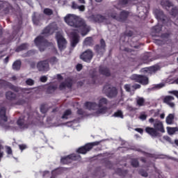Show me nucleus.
<instances>
[{
	"label": "nucleus",
	"mask_w": 178,
	"mask_h": 178,
	"mask_svg": "<svg viewBox=\"0 0 178 178\" xmlns=\"http://www.w3.org/2000/svg\"><path fill=\"white\" fill-rule=\"evenodd\" d=\"M108 104H109L108 99L101 97L98 101V104L96 102H86L84 105L86 109H88V111H96V109L99 108L97 111V113L105 115V113L108 112Z\"/></svg>",
	"instance_id": "obj_1"
},
{
	"label": "nucleus",
	"mask_w": 178,
	"mask_h": 178,
	"mask_svg": "<svg viewBox=\"0 0 178 178\" xmlns=\"http://www.w3.org/2000/svg\"><path fill=\"white\" fill-rule=\"evenodd\" d=\"M108 17L117 20V22H126L129 17V12L122 10L120 14L114 9L109 10L106 12Z\"/></svg>",
	"instance_id": "obj_2"
},
{
	"label": "nucleus",
	"mask_w": 178,
	"mask_h": 178,
	"mask_svg": "<svg viewBox=\"0 0 178 178\" xmlns=\"http://www.w3.org/2000/svg\"><path fill=\"white\" fill-rule=\"evenodd\" d=\"M74 27L76 29H81V34L83 37L87 35L91 30V27L87 25L86 20L83 18H79V17Z\"/></svg>",
	"instance_id": "obj_3"
},
{
	"label": "nucleus",
	"mask_w": 178,
	"mask_h": 178,
	"mask_svg": "<svg viewBox=\"0 0 178 178\" xmlns=\"http://www.w3.org/2000/svg\"><path fill=\"white\" fill-rule=\"evenodd\" d=\"M34 42H35V45L38 47L40 52H44L47 47L51 44V43L49 42L48 40L45 39V38L41 35L36 37L35 39L34 40Z\"/></svg>",
	"instance_id": "obj_4"
},
{
	"label": "nucleus",
	"mask_w": 178,
	"mask_h": 178,
	"mask_svg": "<svg viewBox=\"0 0 178 178\" xmlns=\"http://www.w3.org/2000/svg\"><path fill=\"white\" fill-rule=\"evenodd\" d=\"M94 51L97 54V56L102 58V56H104V54L106 52V42H105V40L101 39L99 44L95 45Z\"/></svg>",
	"instance_id": "obj_5"
},
{
	"label": "nucleus",
	"mask_w": 178,
	"mask_h": 178,
	"mask_svg": "<svg viewBox=\"0 0 178 178\" xmlns=\"http://www.w3.org/2000/svg\"><path fill=\"white\" fill-rule=\"evenodd\" d=\"M99 144H101V141H95L86 143L85 145L79 147L76 150V152H78V154H86L88 152L91 151L92 148H94V147H97V145H99Z\"/></svg>",
	"instance_id": "obj_6"
},
{
	"label": "nucleus",
	"mask_w": 178,
	"mask_h": 178,
	"mask_svg": "<svg viewBox=\"0 0 178 178\" xmlns=\"http://www.w3.org/2000/svg\"><path fill=\"white\" fill-rule=\"evenodd\" d=\"M89 19L94 23H104V24H111V21L101 14L92 15L89 17Z\"/></svg>",
	"instance_id": "obj_7"
},
{
	"label": "nucleus",
	"mask_w": 178,
	"mask_h": 178,
	"mask_svg": "<svg viewBox=\"0 0 178 178\" xmlns=\"http://www.w3.org/2000/svg\"><path fill=\"white\" fill-rule=\"evenodd\" d=\"M81 156H80V155L79 154H69L66 156L61 157L60 163H62V165H69V163H72L73 161H79V159H81Z\"/></svg>",
	"instance_id": "obj_8"
},
{
	"label": "nucleus",
	"mask_w": 178,
	"mask_h": 178,
	"mask_svg": "<svg viewBox=\"0 0 178 178\" xmlns=\"http://www.w3.org/2000/svg\"><path fill=\"white\" fill-rule=\"evenodd\" d=\"M6 90L8 88L9 90H12V91H15V92H19L20 91V88L12 84V83L5 81L3 79H0V90Z\"/></svg>",
	"instance_id": "obj_9"
},
{
	"label": "nucleus",
	"mask_w": 178,
	"mask_h": 178,
	"mask_svg": "<svg viewBox=\"0 0 178 178\" xmlns=\"http://www.w3.org/2000/svg\"><path fill=\"white\" fill-rule=\"evenodd\" d=\"M56 30H58V25L55 23H51L42 30V35H52Z\"/></svg>",
	"instance_id": "obj_10"
},
{
	"label": "nucleus",
	"mask_w": 178,
	"mask_h": 178,
	"mask_svg": "<svg viewBox=\"0 0 178 178\" xmlns=\"http://www.w3.org/2000/svg\"><path fill=\"white\" fill-rule=\"evenodd\" d=\"M131 79L136 81V83H140V84H143V86H147L148 84V77L144 75H139L137 74H134L131 76Z\"/></svg>",
	"instance_id": "obj_11"
},
{
	"label": "nucleus",
	"mask_w": 178,
	"mask_h": 178,
	"mask_svg": "<svg viewBox=\"0 0 178 178\" xmlns=\"http://www.w3.org/2000/svg\"><path fill=\"white\" fill-rule=\"evenodd\" d=\"M103 90L108 98H115L118 95V89L115 87H110L106 85Z\"/></svg>",
	"instance_id": "obj_12"
},
{
	"label": "nucleus",
	"mask_w": 178,
	"mask_h": 178,
	"mask_svg": "<svg viewBox=\"0 0 178 178\" xmlns=\"http://www.w3.org/2000/svg\"><path fill=\"white\" fill-rule=\"evenodd\" d=\"M37 69L38 72H48L49 70V61L48 60H43L38 62Z\"/></svg>",
	"instance_id": "obj_13"
},
{
	"label": "nucleus",
	"mask_w": 178,
	"mask_h": 178,
	"mask_svg": "<svg viewBox=\"0 0 178 178\" xmlns=\"http://www.w3.org/2000/svg\"><path fill=\"white\" fill-rule=\"evenodd\" d=\"M93 56L94 53L92 52V50L88 49L86 50L83 53H82V54L80 56V58L82 60H83V62H87L88 63H90Z\"/></svg>",
	"instance_id": "obj_14"
},
{
	"label": "nucleus",
	"mask_w": 178,
	"mask_h": 178,
	"mask_svg": "<svg viewBox=\"0 0 178 178\" xmlns=\"http://www.w3.org/2000/svg\"><path fill=\"white\" fill-rule=\"evenodd\" d=\"M78 17H77L75 15L68 14L65 17L64 20H65V23H67V24H68V26H71V27H74V25L76 24V23L77 22Z\"/></svg>",
	"instance_id": "obj_15"
},
{
	"label": "nucleus",
	"mask_w": 178,
	"mask_h": 178,
	"mask_svg": "<svg viewBox=\"0 0 178 178\" xmlns=\"http://www.w3.org/2000/svg\"><path fill=\"white\" fill-rule=\"evenodd\" d=\"M56 38L57 40L58 49L60 51H63V49L66 48V44H67L66 39H65V38H63V36L60 34H57Z\"/></svg>",
	"instance_id": "obj_16"
},
{
	"label": "nucleus",
	"mask_w": 178,
	"mask_h": 178,
	"mask_svg": "<svg viewBox=\"0 0 178 178\" xmlns=\"http://www.w3.org/2000/svg\"><path fill=\"white\" fill-rule=\"evenodd\" d=\"M145 132L149 134V136H151L152 138H158L162 136L161 133L153 127H147L145 128Z\"/></svg>",
	"instance_id": "obj_17"
},
{
	"label": "nucleus",
	"mask_w": 178,
	"mask_h": 178,
	"mask_svg": "<svg viewBox=\"0 0 178 178\" xmlns=\"http://www.w3.org/2000/svg\"><path fill=\"white\" fill-rule=\"evenodd\" d=\"M72 88L73 87V79L72 78H67L64 82H62L59 85V90L62 91L65 90V88Z\"/></svg>",
	"instance_id": "obj_18"
},
{
	"label": "nucleus",
	"mask_w": 178,
	"mask_h": 178,
	"mask_svg": "<svg viewBox=\"0 0 178 178\" xmlns=\"http://www.w3.org/2000/svg\"><path fill=\"white\" fill-rule=\"evenodd\" d=\"M80 41V37L79 36V33L77 32H72L71 33V39L70 44L72 48H75L77 45V43Z\"/></svg>",
	"instance_id": "obj_19"
},
{
	"label": "nucleus",
	"mask_w": 178,
	"mask_h": 178,
	"mask_svg": "<svg viewBox=\"0 0 178 178\" xmlns=\"http://www.w3.org/2000/svg\"><path fill=\"white\" fill-rule=\"evenodd\" d=\"M154 129L159 133H165V127H163V123L159 120H155L154 123Z\"/></svg>",
	"instance_id": "obj_20"
},
{
	"label": "nucleus",
	"mask_w": 178,
	"mask_h": 178,
	"mask_svg": "<svg viewBox=\"0 0 178 178\" xmlns=\"http://www.w3.org/2000/svg\"><path fill=\"white\" fill-rule=\"evenodd\" d=\"M173 101H175V97L170 95L165 96L163 99V102L166 105H169L170 108H175V106Z\"/></svg>",
	"instance_id": "obj_21"
},
{
	"label": "nucleus",
	"mask_w": 178,
	"mask_h": 178,
	"mask_svg": "<svg viewBox=\"0 0 178 178\" xmlns=\"http://www.w3.org/2000/svg\"><path fill=\"white\" fill-rule=\"evenodd\" d=\"M99 73L106 77H111V70L108 67L100 65L99 67Z\"/></svg>",
	"instance_id": "obj_22"
},
{
	"label": "nucleus",
	"mask_w": 178,
	"mask_h": 178,
	"mask_svg": "<svg viewBox=\"0 0 178 178\" xmlns=\"http://www.w3.org/2000/svg\"><path fill=\"white\" fill-rule=\"evenodd\" d=\"M17 124L21 129H28L29 126H30V123L26 122V120H24V117H19L17 121Z\"/></svg>",
	"instance_id": "obj_23"
},
{
	"label": "nucleus",
	"mask_w": 178,
	"mask_h": 178,
	"mask_svg": "<svg viewBox=\"0 0 178 178\" xmlns=\"http://www.w3.org/2000/svg\"><path fill=\"white\" fill-rule=\"evenodd\" d=\"M42 19V15H34L32 17L33 22L34 24H35V26H41V24H42V23H41Z\"/></svg>",
	"instance_id": "obj_24"
},
{
	"label": "nucleus",
	"mask_w": 178,
	"mask_h": 178,
	"mask_svg": "<svg viewBox=\"0 0 178 178\" xmlns=\"http://www.w3.org/2000/svg\"><path fill=\"white\" fill-rule=\"evenodd\" d=\"M0 119L3 120V122H8V116H6V108L1 107L0 108Z\"/></svg>",
	"instance_id": "obj_25"
},
{
	"label": "nucleus",
	"mask_w": 178,
	"mask_h": 178,
	"mask_svg": "<svg viewBox=\"0 0 178 178\" xmlns=\"http://www.w3.org/2000/svg\"><path fill=\"white\" fill-rule=\"evenodd\" d=\"M6 98L8 101H16L17 95L12 91H8L6 92Z\"/></svg>",
	"instance_id": "obj_26"
},
{
	"label": "nucleus",
	"mask_w": 178,
	"mask_h": 178,
	"mask_svg": "<svg viewBox=\"0 0 178 178\" xmlns=\"http://www.w3.org/2000/svg\"><path fill=\"white\" fill-rule=\"evenodd\" d=\"M83 45L86 47H92L94 45V39H92V37H87L83 41Z\"/></svg>",
	"instance_id": "obj_27"
},
{
	"label": "nucleus",
	"mask_w": 178,
	"mask_h": 178,
	"mask_svg": "<svg viewBox=\"0 0 178 178\" xmlns=\"http://www.w3.org/2000/svg\"><path fill=\"white\" fill-rule=\"evenodd\" d=\"M116 175L121 176V177H126L129 171L127 170H122V168H117L115 170Z\"/></svg>",
	"instance_id": "obj_28"
},
{
	"label": "nucleus",
	"mask_w": 178,
	"mask_h": 178,
	"mask_svg": "<svg viewBox=\"0 0 178 178\" xmlns=\"http://www.w3.org/2000/svg\"><path fill=\"white\" fill-rule=\"evenodd\" d=\"M22 67V61L17 60L13 63V70L19 72Z\"/></svg>",
	"instance_id": "obj_29"
},
{
	"label": "nucleus",
	"mask_w": 178,
	"mask_h": 178,
	"mask_svg": "<svg viewBox=\"0 0 178 178\" xmlns=\"http://www.w3.org/2000/svg\"><path fill=\"white\" fill-rule=\"evenodd\" d=\"M29 48V44L27 43H22L19 46L15 48V52H22V51H26Z\"/></svg>",
	"instance_id": "obj_30"
},
{
	"label": "nucleus",
	"mask_w": 178,
	"mask_h": 178,
	"mask_svg": "<svg viewBox=\"0 0 178 178\" xmlns=\"http://www.w3.org/2000/svg\"><path fill=\"white\" fill-rule=\"evenodd\" d=\"M132 2V0H119L118 5L124 7L127 6V5H131Z\"/></svg>",
	"instance_id": "obj_31"
},
{
	"label": "nucleus",
	"mask_w": 178,
	"mask_h": 178,
	"mask_svg": "<svg viewBox=\"0 0 178 178\" xmlns=\"http://www.w3.org/2000/svg\"><path fill=\"white\" fill-rule=\"evenodd\" d=\"M162 31V25H156L152 28V33L153 34H156Z\"/></svg>",
	"instance_id": "obj_32"
},
{
	"label": "nucleus",
	"mask_w": 178,
	"mask_h": 178,
	"mask_svg": "<svg viewBox=\"0 0 178 178\" xmlns=\"http://www.w3.org/2000/svg\"><path fill=\"white\" fill-rule=\"evenodd\" d=\"M56 88H58V87L56 86L50 85L47 87L46 92L47 94H54V92L56 91Z\"/></svg>",
	"instance_id": "obj_33"
},
{
	"label": "nucleus",
	"mask_w": 178,
	"mask_h": 178,
	"mask_svg": "<svg viewBox=\"0 0 178 178\" xmlns=\"http://www.w3.org/2000/svg\"><path fill=\"white\" fill-rule=\"evenodd\" d=\"M173 120H175V115L173 114H169L165 118L167 124H173Z\"/></svg>",
	"instance_id": "obj_34"
},
{
	"label": "nucleus",
	"mask_w": 178,
	"mask_h": 178,
	"mask_svg": "<svg viewBox=\"0 0 178 178\" xmlns=\"http://www.w3.org/2000/svg\"><path fill=\"white\" fill-rule=\"evenodd\" d=\"M144 9H145V11L140 12L139 14H138V17L143 18V17H145L147 16L148 9L147 8V7H144L143 10H144ZM142 10V8H138V10Z\"/></svg>",
	"instance_id": "obj_35"
},
{
	"label": "nucleus",
	"mask_w": 178,
	"mask_h": 178,
	"mask_svg": "<svg viewBox=\"0 0 178 178\" xmlns=\"http://www.w3.org/2000/svg\"><path fill=\"white\" fill-rule=\"evenodd\" d=\"M136 104L138 106H144L145 104V99H144V97H138L136 99Z\"/></svg>",
	"instance_id": "obj_36"
},
{
	"label": "nucleus",
	"mask_w": 178,
	"mask_h": 178,
	"mask_svg": "<svg viewBox=\"0 0 178 178\" xmlns=\"http://www.w3.org/2000/svg\"><path fill=\"white\" fill-rule=\"evenodd\" d=\"M113 118H120L121 119H123L124 116L123 115V112L121 110H118L116 112H115L113 115Z\"/></svg>",
	"instance_id": "obj_37"
},
{
	"label": "nucleus",
	"mask_w": 178,
	"mask_h": 178,
	"mask_svg": "<svg viewBox=\"0 0 178 178\" xmlns=\"http://www.w3.org/2000/svg\"><path fill=\"white\" fill-rule=\"evenodd\" d=\"M70 115H72V110L67 109L64 112L61 119H69V116H70Z\"/></svg>",
	"instance_id": "obj_38"
},
{
	"label": "nucleus",
	"mask_w": 178,
	"mask_h": 178,
	"mask_svg": "<svg viewBox=\"0 0 178 178\" xmlns=\"http://www.w3.org/2000/svg\"><path fill=\"white\" fill-rule=\"evenodd\" d=\"M43 13L46 15V16H52V15H54V10L51 8H46L43 10Z\"/></svg>",
	"instance_id": "obj_39"
},
{
	"label": "nucleus",
	"mask_w": 178,
	"mask_h": 178,
	"mask_svg": "<svg viewBox=\"0 0 178 178\" xmlns=\"http://www.w3.org/2000/svg\"><path fill=\"white\" fill-rule=\"evenodd\" d=\"M176 131H178V128L177 127H168V133L170 136L175 134Z\"/></svg>",
	"instance_id": "obj_40"
},
{
	"label": "nucleus",
	"mask_w": 178,
	"mask_h": 178,
	"mask_svg": "<svg viewBox=\"0 0 178 178\" xmlns=\"http://www.w3.org/2000/svg\"><path fill=\"white\" fill-rule=\"evenodd\" d=\"M161 5L164 6H167L168 8H172V6H173V3H172V1L169 0H167V1H161Z\"/></svg>",
	"instance_id": "obj_41"
},
{
	"label": "nucleus",
	"mask_w": 178,
	"mask_h": 178,
	"mask_svg": "<svg viewBox=\"0 0 178 178\" xmlns=\"http://www.w3.org/2000/svg\"><path fill=\"white\" fill-rule=\"evenodd\" d=\"M131 165L133 168H138V166H140V163L137 159H133L131 160Z\"/></svg>",
	"instance_id": "obj_42"
},
{
	"label": "nucleus",
	"mask_w": 178,
	"mask_h": 178,
	"mask_svg": "<svg viewBox=\"0 0 178 178\" xmlns=\"http://www.w3.org/2000/svg\"><path fill=\"white\" fill-rule=\"evenodd\" d=\"M165 83H168V84H177L178 85V77L175 79H166Z\"/></svg>",
	"instance_id": "obj_43"
},
{
	"label": "nucleus",
	"mask_w": 178,
	"mask_h": 178,
	"mask_svg": "<svg viewBox=\"0 0 178 178\" xmlns=\"http://www.w3.org/2000/svg\"><path fill=\"white\" fill-rule=\"evenodd\" d=\"M163 87H165V83H161L155 85L152 88V90H160V88H163Z\"/></svg>",
	"instance_id": "obj_44"
},
{
	"label": "nucleus",
	"mask_w": 178,
	"mask_h": 178,
	"mask_svg": "<svg viewBox=\"0 0 178 178\" xmlns=\"http://www.w3.org/2000/svg\"><path fill=\"white\" fill-rule=\"evenodd\" d=\"M51 65H55L58 62V58L55 56L50 58L48 60Z\"/></svg>",
	"instance_id": "obj_45"
},
{
	"label": "nucleus",
	"mask_w": 178,
	"mask_h": 178,
	"mask_svg": "<svg viewBox=\"0 0 178 178\" xmlns=\"http://www.w3.org/2000/svg\"><path fill=\"white\" fill-rule=\"evenodd\" d=\"M177 13H178L177 7H173L171 10L172 16H175V17H176V16H177Z\"/></svg>",
	"instance_id": "obj_46"
},
{
	"label": "nucleus",
	"mask_w": 178,
	"mask_h": 178,
	"mask_svg": "<svg viewBox=\"0 0 178 178\" xmlns=\"http://www.w3.org/2000/svg\"><path fill=\"white\" fill-rule=\"evenodd\" d=\"M6 151L8 155H13V152L12 151V147L10 146H6Z\"/></svg>",
	"instance_id": "obj_47"
},
{
	"label": "nucleus",
	"mask_w": 178,
	"mask_h": 178,
	"mask_svg": "<svg viewBox=\"0 0 178 178\" xmlns=\"http://www.w3.org/2000/svg\"><path fill=\"white\" fill-rule=\"evenodd\" d=\"M26 104V99H19L15 102V105H24Z\"/></svg>",
	"instance_id": "obj_48"
},
{
	"label": "nucleus",
	"mask_w": 178,
	"mask_h": 178,
	"mask_svg": "<svg viewBox=\"0 0 178 178\" xmlns=\"http://www.w3.org/2000/svg\"><path fill=\"white\" fill-rule=\"evenodd\" d=\"M3 145H2L1 143H0V162L2 159V158H3V155H5V152H3V151H2V149H3Z\"/></svg>",
	"instance_id": "obj_49"
},
{
	"label": "nucleus",
	"mask_w": 178,
	"mask_h": 178,
	"mask_svg": "<svg viewBox=\"0 0 178 178\" xmlns=\"http://www.w3.org/2000/svg\"><path fill=\"white\" fill-rule=\"evenodd\" d=\"M40 112L42 113H47V112H48V110L45 108V104H42L40 106Z\"/></svg>",
	"instance_id": "obj_50"
},
{
	"label": "nucleus",
	"mask_w": 178,
	"mask_h": 178,
	"mask_svg": "<svg viewBox=\"0 0 178 178\" xmlns=\"http://www.w3.org/2000/svg\"><path fill=\"white\" fill-rule=\"evenodd\" d=\"M35 81L34 80L31 79H28L26 81V86H33L34 84Z\"/></svg>",
	"instance_id": "obj_51"
},
{
	"label": "nucleus",
	"mask_w": 178,
	"mask_h": 178,
	"mask_svg": "<svg viewBox=\"0 0 178 178\" xmlns=\"http://www.w3.org/2000/svg\"><path fill=\"white\" fill-rule=\"evenodd\" d=\"M92 80H93V82L92 83L93 84H95V79H97V72L96 71H93L92 73L90 74Z\"/></svg>",
	"instance_id": "obj_52"
},
{
	"label": "nucleus",
	"mask_w": 178,
	"mask_h": 178,
	"mask_svg": "<svg viewBox=\"0 0 178 178\" xmlns=\"http://www.w3.org/2000/svg\"><path fill=\"white\" fill-rule=\"evenodd\" d=\"M134 34V33L133 31H126L124 33V35H126V37H133Z\"/></svg>",
	"instance_id": "obj_53"
},
{
	"label": "nucleus",
	"mask_w": 178,
	"mask_h": 178,
	"mask_svg": "<svg viewBox=\"0 0 178 178\" xmlns=\"http://www.w3.org/2000/svg\"><path fill=\"white\" fill-rule=\"evenodd\" d=\"M158 70V67L155 66L149 67V68H147L146 72H156Z\"/></svg>",
	"instance_id": "obj_54"
},
{
	"label": "nucleus",
	"mask_w": 178,
	"mask_h": 178,
	"mask_svg": "<svg viewBox=\"0 0 178 178\" xmlns=\"http://www.w3.org/2000/svg\"><path fill=\"white\" fill-rule=\"evenodd\" d=\"M154 44H156V45H163V41L159 40V39H155L154 40Z\"/></svg>",
	"instance_id": "obj_55"
},
{
	"label": "nucleus",
	"mask_w": 178,
	"mask_h": 178,
	"mask_svg": "<svg viewBox=\"0 0 178 178\" xmlns=\"http://www.w3.org/2000/svg\"><path fill=\"white\" fill-rule=\"evenodd\" d=\"M131 48H135L136 49H138L140 46L137 44V42L130 43Z\"/></svg>",
	"instance_id": "obj_56"
},
{
	"label": "nucleus",
	"mask_w": 178,
	"mask_h": 178,
	"mask_svg": "<svg viewBox=\"0 0 178 178\" xmlns=\"http://www.w3.org/2000/svg\"><path fill=\"white\" fill-rule=\"evenodd\" d=\"M40 80L41 83H47V81H48V77H47V76H42Z\"/></svg>",
	"instance_id": "obj_57"
},
{
	"label": "nucleus",
	"mask_w": 178,
	"mask_h": 178,
	"mask_svg": "<svg viewBox=\"0 0 178 178\" xmlns=\"http://www.w3.org/2000/svg\"><path fill=\"white\" fill-rule=\"evenodd\" d=\"M18 147L21 151H24V149H26L27 148V145H26L24 144L19 145Z\"/></svg>",
	"instance_id": "obj_58"
},
{
	"label": "nucleus",
	"mask_w": 178,
	"mask_h": 178,
	"mask_svg": "<svg viewBox=\"0 0 178 178\" xmlns=\"http://www.w3.org/2000/svg\"><path fill=\"white\" fill-rule=\"evenodd\" d=\"M170 37V33H165L161 34V38H169Z\"/></svg>",
	"instance_id": "obj_59"
},
{
	"label": "nucleus",
	"mask_w": 178,
	"mask_h": 178,
	"mask_svg": "<svg viewBox=\"0 0 178 178\" xmlns=\"http://www.w3.org/2000/svg\"><path fill=\"white\" fill-rule=\"evenodd\" d=\"M72 9H79V5L76 4L74 1L72 3Z\"/></svg>",
	"instance_id": "obj_60"
},
{
	"label": "nucleus",
	"mask_w": 178,
	"mask_h": 178,
	"mask_svg": "<svg viewBox=\"0 0 178 178\" xmlns=\"http://www.w3.org/2000/svg\"><path fill=\"white\" fill-rule=\"evenodd\" d=\"M124 90H126V91H127V92H130L131 91L130 85L129 84L124 85Z\"/></svg>",
	"instance_id": "obj_61"
},
{
	"label": "nucleus",
	"mask_w": 178,
	"mask_h": 178,
	"mask_svg": "<svg viewBox=\"0 0 178 178\" xmlns=\"http://www.w3.org/2000/svg\"><path fill=\"white\" fill-rule=\"evenodd\" d=\"M78 9L80 10V12H84V10H86V6L83 5L79 6Z\"/></svg>",
	"instance_id": "obj_62"
},
{
	"label": "nucleus",
	"mask_w": 178,
	"mask_h": 178,
	"mask_svg": "<svg viewBox=\"0 0 178 178\" xmlns=\"http://www.w3.org/2000/svg\"><path fill=\"white\" fill-rule=\"evenodd\" d=\"M139 118L140 119V120H147V115L140 114Z\"/></svg>",
	"instance_id": "obj_63"
},
{
	"label": "nucleus",
	"mask_w": 178,
	"mask_h": 178,
	"mask_svg": "<svg viewBox=\"0 0 178 178\" xmlns=\"http://www.w3.org/2000/svg\"><path fill=\"white\" fill-rule=\"evenodd\" d=\"M82 69H83V65H81V64L76 65V70L78 72H80Z\"/></svg>",
	"instance_id": "obj_64"
}]
</instances>
